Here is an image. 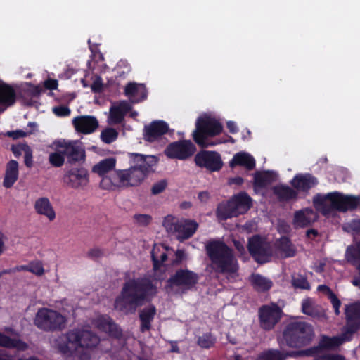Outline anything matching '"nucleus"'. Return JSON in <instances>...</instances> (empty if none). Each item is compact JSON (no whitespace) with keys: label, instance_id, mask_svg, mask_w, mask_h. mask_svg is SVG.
Returning <instances> with one entry per match:
<instances>
[{"label":"nucleus","instance_id":"nucleus-1","mask_svg":"<svg viewBox=\"0 0 360 360\" xmlns=\"http://www.w3.org/2000/svg\"><path fill=\"white\" fill-rule=\"evenodd\" d=\"M157 292L158 288L150 278H129L123 283L115 297L114 309L127 316L134 314L139 308L150 302Z\"/></svg>","mask_w":360,"mask_h":360},{"label":"nucleus","instance_id":"nucleus-2","mask_svg":"<svg viewBox=\"0 0 360 360\" xmlns=\"http://www.w3.org/2000/svg\"><path fill=\"white\" fill-rule=\"evenodd\" d=\"M131 166L127 169L115 170L109 180L112 185L119 186H137L147 176L152 167L157 163V159L153 155H143L139 153L131 155Z\"/></svg>","mask_w":360,"mask_h":360},{"label":"nucleus","instance_id":"nucleus-3","mask_svg":"<svg viewBox=\"0 0 360 360\" xmlns=\"http://www.w3.org/2000/svg\"><path fill=\"white\" fill-rule=\"evenodd\" d=\"M205 248L210 267L215 273L233 274L238 272L239 266L233 250L224 241L210 240Z\"/></svg>","mask_w":360,"mask_h":360},{"label":"nucleus","instance_id":"nucleus-4","mask_svg":"<svg viewBox=\"0 0 360 360\" xmlns=\"http://www.w3.org/2000/svg\"><path fill=\"white\" fill-rule=\"evenodd\" d=\"M314 335L311 325L304 321L290 322L283 331V340L292 348H300L309 345Z\"/></svg>","mask_w":360,"mask_h":360},{"label":"nucleus","instance_id":"nucleus-5","mask_svg":"<svg viewBox=\"0 0 360 360\" xmlns=\"http://www.w3.org/2000/svg\"><path fill=\"white\" fill-rule=\"evenodd\" d=\"M252 206V198L245 191H241L225 203H220L217 208V217L221 220L245 214Z\"/></svg>","mask_w":360,"mask_h":360},{"label":"nucleus","instance_id":"nucleus-6","mask_svg":"<svg viewBox=\"0 0 360 360\" xmlns=\"http://www.w3.org/2000/svg\"><path fill=\"white\" fill-rule=\"evenodd\" d=\"M222 129L221 124L216 119L210 117H199L193 132V139L202 148H207L214 143L208 142L207 139L219 135Z\"/></svg>","mask_w":360,"mask_h":360},{"label":"nucleus","instance_id":"nucleus-7","mask_svg":"<svg viewBox=\"0 0 360 360\" xmlns=\"http://www.w3.org/2000/svg\"><path fill=\"white\" fill-rule=\"evenodd\" d=\"M66 319L57 311L47 308L38 310L35 319V326L46 332L62 330L65 327Z\"/></svg>","mask_w":360,"mask_h":360},{"label":"nucleus","instance_id":"nucleus-8","mask_svg":"<svg viewBox=\"0 0 360 360\" xmlns=\"http://www.w3.org/2000/svg\"><path fill=\"white\" fill-rule=\"evenodd\" d=\"M248 250L254 260L260 264L269 262L272 256L270 244L259 235H254L248 239Z\"/></svg>","mask_w":360,"mask_h":360},{"label":"nucleus","instance_id":"nucleus-9","mask_svg":"<svg viewBox=\"0 0 360 360\" xmlns=\"http://www.w3.org/2000/svg\"><path fill=\"white\" fill-rule=\"evenodd\" d=\"M198 280L197 273L187 269H179L168 278L167 283L169 288L178 287L188 291L195 288Z\"/></svg>","mask_w":360,"mask_h":360},{"label":"nucleus","instance_id":"nucleus-10","mask_svg":"<svg viewBox=\"0 0 360 360\" xmlns=\"http://www.w3.org/2000/svg\"><path fill=\"white\" fill-rule=\"evenodd\" d=\"M194 162L196 166L205 169L209 172H219L224 165L221 155L218 152L206 150L198 152Z\"/></svg>","mask_w":360,"mask_h":360},{"label":"nucleus","instance_id":"nucleus-11","mask_svg":"<svg viewBox=\"0 0 360 360\" xmlns=\"http://www.w3.org/2000/svg\"><path fill=\"white\" fill-rule=\"evenodd\" d=\"M352 338L349 336L345 331L340 335L329 337L323 335L317 346L310 347L306 350V354L309 356H315L323 350H335L346 342L351 341Z\"/></svg>","mask_w":360,"mask_h":360},{"label":"nucleus","instance_id":"nucleus-12","mask_svg":"<svg viewBox=\"0 0 360 360\" xmlns=\"http://www.w3.org/2000/svg\"><path fill=\"white\" fill-rule=\"evenodd\" d=\"M258 314L261 327L270 330L280 321L283 311L276 303L271 302L259 307Z\"/></svg>","mask_w":360,"mask_h":360},{"label":"nucleus","instance_id":"nucleus-13","mask_svg":"<svg viewBox=\"0 0 360 360\" xmlns=\"http://www.w3.org/2000/svg\"><path fill=\"white\" fill-rule=\"evenodd\" d=\"M196 150L190 140H180L170 143L165 149V155L170 159L184 160L191 157Z\"/></svg>","mask_w":360,"mask_h":360},{"label":"nucleus","instance_id":"nucleus-14","mask_svg":"<svg viewBox=\"0 0 360 360\" xmlns=\"http://www.w3.org/2000/svg\"><path fill=\"white\" fill-rule=\"evenodd\" d=\"M63 181L71 188H83L89 184V172L84 167H72L66 169L63 176Z\"/></svg>","mask_w":360,"mask_h":360},{"label":"nucleus","instance_id":"nucleus-15","mask_svg":"<svg viewBox=\"0 0 360 360\" xmlns=\"http://www.w3.org/2000/svg\"><path fill=\"white\" fill-rule=\"evenodd\" d=\"M56 146L58 148L63 149V153L67 158L68 163L73 164L85 161V150L77 141H66L63 140L58 141Z\"/></svg>","mask_w":360,"mask_h":360},{"label":"nucleus","instance_id":"nucleus-16","mask_svg":"<svg viewBox=\"0 0 360 360\" xmlns=\"http://www.w3.org/2000/svg\"><path fill=\"white\" fill-rule=\"evenodd\" d=\"M329 195L333 198V205L335 207V211L340 212L354 210L358 207L360 202L359 197L345 195L338 191L329 193Z\"/></svg>","mask_w":360,"mask_h":360},{"label":"nucleus","instance_id":"nucleus-17","mask_svg":"<svg viewBox=\"0 0 360 360\" xmlns=\"http://www.w3.org/2000/svg\"><path fill=\"white\" fill-rule=\"evenodd\" d=\"M346 326L345 332L351 338L360 328V302L349 304L345 307Z\"/></svg>","mask_w":360,"mask_h":360},{"label":"nucleus","instance_id":"nucleus-18","mask_svg":"<svg viewBox=\"0 0 360 360\" xmlns=\"http://www.w3.org/2000/svg\"><path fill=\"white\" fill-rule=\"evenodd\" d=\"M169 129V124L163 120H154L144 127V139L148 142H154Z\"/></svg>","mask_w":360,"mask_h":360},{"label":"nucleus","instance_id":"nucleus-19","mask_svg":"<svg viewBox=\"0 0 360 360\" xmlns=\"http://www.w3.org/2000/svg\"><path fill=\"white\" fill-rule=\"evenodd\" d=\"M72 124L77 132L89 134L93 133L98 127V121L91 115L78 116L73 119Z\"/></svg>","mask_w":360,"mask_h":360},{"label":"nucleus","instance_id":"nucleus-20","mask_svg":"<svg viewBox=\"0 0 360 360\" xmlns=\"http://www.w3.org/2000/svg\"><path fill=\"white\" fill-rule=\"evenodd\" d=\"M318 184L317 178L310 173L297 174L290 181L295 189L302 192H308Z\"/></svg>","mask_w":360,"mask_h":360},{"label":"nucleus","instance_id":"nucleus-21","mask_svg":"<svg viewBox=\"0 0 360 360\" xmlns=\"http://www.w3.org/2000/svg\"><path fill=\"white\" fill-rule=\"evenodd\" d=\"M176 233L179 240L183 241L192 237L198 229V224L188 219H179L176 224Z\"/></svg>","mask_w":360,"mask_h":360},{"label":"nucleus","instance_id":"nucleus-22","mask_svg":"<svg viewBox=\"0 0 360 360\" xmlns=\"http://www.w3.org/2000/svg\"><path fill=\"white\" fill-rule=\"evenodd\" d=\"M157 309L154 304H149L139 312L140 330L142 333L149 331L152 328V322L156 315Z\"/></svg>","mask_w":360,"mask_h":360},{"label":"nucleus","instance_id":"nucleus-23","mask_svg":"<svg viewBox=\"0 0 360 360\" xmlns=\"http://www.w3.org/2000/svg\"><path fill=\"white\" fill-rule=\"evenodd\" d=\"M124 94L132 103H139L146 99L148 92L144 84L129 82L125 86Z\"/></svg>","mask_w":360,"mask_h":360},{"label":"nucleus","instance_id":"nucleus-24","mask_svg":"<svg viewBox=\"0 0 360 360\" xmlns=\"http://www.w3.org/2000/svg\"><path fill=\"white\" fill-rule=\"evenodd\" d=\"M19 176V164L15 160H11L6 165L3 186L11 188L18 181Z\"/></svg>","mask_w":360,"mask_h":360},{"label":"nucleus","instance_id":"nucleus-25","mask_svg":"<svg viewBox=\"0 0 360 360\" xmlns=\"http://www.w3.org/2000/svg\"><path fill=\"white\" fill-rule=\"evenodd\" d=\"M17 100V92L13 86L0 80V105L5 107L13 105Z\"/></svg>","mask_w":360,"mask_h":360},{"label":"nucleus","instance_id":"nucleus-26","mask_svg":"<svg viewBox=\"0 0 360 360\" xmlns=\"http://www.w3.org/2000/svg\"><path fill=\"white\" fill-rule=\"evenodd\" d=\"M236 166L244 167L247 170L251 171L255 169L256 162L250 154L245 152H239L235 154L229 162L230 167L234 168Z\"/></svg>","mask_w":360,"mask_h":360},{"label":"nucleus","instance_id":"nucleus-27","mask_svg":"<svg viewBox=\"0 0 360 360\" xmlns=\"http://www.w3.org/2000/svg\"><path fill=\"white\" fill-rule=\"evenodd\" d=\"M98 329L108 333L110 336L119 338L122 335V330L117 324L110 317H99L96 321Z\"/></svg>","mask_w":360,"mask_h":360},{"label":"nucleus","instance_id":"nucleus-28","mask_svg":"<svg viewBox=\"0 0 360 360\" xmlns=\"http://www.w3.org/2000/svg\"><path fill=\"white\" fill-rule=\"evenodd\" d=\"M34 207L39 214L46 216L50 221H53L56 218L55 211L48 198H38L35 201Z\"/></svg>","mask_w":360,"mask_h":360},{"label":"nucleus","instance_id":"nucleus-29","mask_svg":"<svg viewBox=\"0 0 360 360\" xmlns=\"http://www.w3.org/2000/svg\"><path fill=\"white\" fill-rule=\"evenodd\" d=\"M250 281L253 288L258 292H266L273 286L271 279L259 274H252L250 277Z\"/></svg>","mask_w":360,"mask_h":360},{"label":"nucleus","instance_id":"nucleus-30","mask_svg":"<svg viewBox=\"0 0 360 360\" xmlns=\"http://www.w3.org/2000/svg\"><path fill=\"white\" fill-rule=\"evenodd\" d=\"M273 192L280 202H288L291 200H295L298 195L295 190L287 185L276 186L273 188Z\"/></svg>","mask_w":360,"mask_h":360},{"label":"nucleus","instance_id":"nucleus-31","mask_svg":"<svg viewBox=\"0 0 360 360\" xmlns=\"http://www.w3.org/2000/svg\"><path fill=\"white\" fill-rule=\"evenodd\" d=\"M0 347L24 352L27 349L28 345L20 339L11 338L0 332Z\"/></svg>","mask_w":360,"mask_h":360},{"label":"nucleus","instance_id":"nucleus-32","mask_svg":"<svg viewBox=\"0 0 360 360\" xmlns=\"http://www.w3.org/2000/svg\"><path fill=\"white\" fill-rule=\"evenodd\" d=\"M275 181L274 173L270 171L256 172L254 174L253 186L255 189L264 188Z\"/></svg>","mask_w":360,"mask_h":360},{"label":"nucleus","instance_id":"nucleus-33","mask_svg":"<svg viewBox=\"0 0 360 360\" xmlns=\"http://www.w3.org/2000/svg\"><path fill=\"white\" fill-rule=\"evenodd\" d=\"M314 214L311 209L307 208L296 211L293 217V225L295 227L304 228L311 225L312 219L310 215Z\"/></svg>","mask_w":360,"mask_h":360},{"label":"nucleus","instance_id":"nucleus-34","mask_svg":"<svg viewBox=\"0 0 360 360\" xmlns=\"http://www.w3.org/2000/svg\"><path fill=\"white\" fill-rule=\"evenodd\" d=\"M277 248L284 254L285 257H292L296 254V250L290 239L287 236H282L276 240Z\"/></svg>","mask_w":360,"mask_h":360},{"label":"nucleus","instance_id":"nucleus-35","mask_svg":"<svg viewBox=\"0 0 360 360\" xmlns=\"http://www.w3.org/2000/svg\"><path fill=\"white\" fill-rule=\"evenodd\" d=\"M116 165V160L114 158H105L93 167V172L100 176H103L108 172L114 169Z\"/></svg>","mask_w":360,"mask_h":360},{"label":"nucleus","instance_id":"nucleus-36","mask_svg":"<svg viewBox=\"0 0 360 360\" xmlns=\"http://www.w3.org/2000/svg\"><path fill=\"white\" fill-rule=\"evenodd\" d=\"M100 342L98 335L90 330H82L79 347L93 348L96 347Z\"/></svg>","mask_w":360,"mask_h":360},{"label":"nucleus","instance_id":"nucleus-37","mask_svg":"<svg viewBox=\"0 0 360 360\" xmlns=\"http://www.w3.org/2000/svg\"><path fill=\"white\" fill-rule=\"evenodd\" d=\"M295 352L283 353L277 349H269L261 353L256 360H285L288 356H293Z\"/></svg>","mask_w":360,"mask_h":360},{"label":"nucleus","instance_id":"nucleus-38","mask_svg":"<svg viewBox=\"0 0 360 360\" xmlns=\"http://www.w3.org/2000/svg\"><path fill=\"white\" fill-rule=\"evenodd\" d=\"M82 332V330H70L65 334V335L61 337L60 339H65L67 342L72 344L75 348L79 347Z\"/></svg>","mask_w":360,"mask_h":360},{"label":"nucleus","instance_id":"nucleus-39","mask_svg":"<svg viewBox=\"0 0 360 360\" xmlns=\"http://www.w3.org/2000/svg\"><path fill=\"white\" fill-rule=\"evenodd\" d=\"M118 135L119 134L116 129L108 127L101 131V139L103 143L110 144L117 140Z\"/></svg>","mask_w":360,"mask_h":360},{"label":"nucleus","instance_id":"nucleus-40","mask_svg":"<svg viewBox=\"0 0 360 360\" xmlns=\"http://www.w3.org/2000/svg\"><path fill=\"white\" fill-rule=\"evenodd\" d=\"M216 342V338L210 333H204L198 338V345L204 349L212 347Z\"/></svg>","mask_w":360,"mask_h":360},{"label":"nucleus","instance_id":"nucleus-41","mask_svg":"<svg viewBox=\"0 0 360 360\" xmlns=\"http://www.w3.org/2000/svg\"><path fill=\"white\" fill-rule=\"evenodd\" d=\"M60 149V150L57 152L50 153L49 156L50 164L56 167H62L65 162V154L63 153V149Z\"/></svg>","mask_w":360,"mask_h":360},{"label":"nucleus","instance_id":"nucleus-42","mask_svg":"<svg viewBox=\"0 0 360 360\" xmlns=\"http://www.w3.org/2000/svg\"><path fill=\"white\" fill-rule=\"evenodd\" d=\"M292 285L295 288L309 290L310 285L304 276L297 275L292 278Z\"/></svg>","mask_w":360,"mask_h":360},{"label":"nucleus","instance_id":"nucleus-43","mask_svg":"<svg viewBox=\"0 0 360 360\" xmlns=\"http://www.w3.org/2000/svg\"><path fill=\"white\" fill-rule=\"evenodd\" d=\"M179 220L172 215L169 214L164 218L162 225L168 233H176V224Z\"/></svg>","mask_w":360,"mask_h":360},{"label":"nucleus","instance_id":"nucleus-44","mask_svg":"<svg viewBox=\"0 0 360 360\" xmlns=\"http://www.w3.org/2000/svg\"><path fill=\"white\" fill-rule=\"evenodd\" d=\"M125 115L117 106H112L110 109V119L113 124H120Z\"/></svg>","mask_w":360,"mask_h":360},{"label":"nucleus","instance_id":"nucleus-45","mask_svg":"<svg viewBox=\"0 0 360 360\" xmlns=\"http://www.w3.org/2000/svg\"><path fill=\"white\" fill-rule=\"evenodd\" d=\"M151 258L154 270H158L167 259V255L165 252H163L158 256L157 252L153 250L151 252Z\"/></svg>","mask_w":360,"mask_h":360},{"label":"nucleus","instance_id":"nucleus-46","mask_svg":"<svg viewBox=\"0 0 360 360\" xmlns=\"http://www.w3.org/2000/svg\"><path fill=\"white\" fill-rule=\"evenodd\" d=\"M27 88L22 90L23 93L31 97H38L41 93V88L39 86H34L27 83Z\"/></svg>","mask_w":360,"mask_h":360},{"label":"nucleus","instance_id":"nucleus-47","mask_svg":"<svg viewBox=\"0 0 360 360\" xmlns=\"http://www.w3.org/2000/svg\"><path fill=\"white\" fill-rule=\"evenodd\" d=\"M134 220L141 226H148L152 221V217L146 214H136L134 216Z\"/></svg>","mask_w":360,"mask_h":360},{"label":"nucleus","instance_id":"nucleus-48","mask_svg":"<svg viewBox=\"0 0 360 360\" xmlns=\"http://www.w3.org/2000/svg\"><path fill=\"white\" fill-rule=\"evenodd\" d=\"M28 271L37 276H41L44 273V269L42 264L40 262L36 263H30L28 265Z\"/></svg>","mask_w":360,"mask_h":360},{"label":"nucleus","instance_id":"nucleus-49","mask_svg":"<svg viewBox=\"0 0 360 360\" xmlns=\"http://www.w3.org/2000/svg\"><path fill=\"white\" fill-rule=\"evenodd\" d=\"M62 341L58 340L57 343V349L63 354H70L72 353V349L69 346V342L65 339H61Z\"/></svg>","mask_w":360,"mask_h":360},{"label":"nucleus","instance_id":"nucleus-50","mask_svg":"<svg viewBox=\"0 0 360 360\" xmlns=\"http://www.w3.org/2000/svg\"><path fill=\"white\" fill-rule=\"evenodd\" d=\"M53 111L58 117H67L71 113V110L69 107L64 105L54 107Z\"/></svg>","mask_w":360,"mask_h":360},{"label":"nucleus","instance_id":"nucleus-51","mask_svg":"<svg viewBox=\"0 0 360 360\" xmlns=\"http://www.w3.org/2000/svg\"><path fill=\"white\" fill-rule=\"evenodd\" d=\"M26 147H29V146L26 143L12 145L11 151L16 158H19L21 156L22 153H25V152L26 151Z\"/></svg>","mask_w":360,"mask_h":360},{"label":"nucleus","instance_id":"nucleus-52","mask_svg":"<svg viewBox=\"0 0 360 360\" xmlns=\"http://www.w3.org/2000/svg\"><path fill=\"white\" fill-rule=\"evenodd\" d=\"M327 197H329L330 205L326 203L320 208V212L324 216L330 215L333 211H335V207L333 205V198L330 197L329 193L327 194Z\"/></svg>","mask_w":360,"mask_h":360},{"label":"nucleus","instance_id":"nucleus-53","mask_svg":"<svg viewBox=\"0 0 360 360\" xmlns=\"http://www.w3.org/2000/svg\"><path fill=\"white\" fill-rule=\"evenodd\" d=\"M166 180H161L153 184L151 188V193L153 195H158L162 193L167 187Z\"/></svg>","mask_w":360,"mask_h":360},{"label":"nucleus","instance_id":"nucleus-54","mask_svg":"<svg viewBox=\"0 0 360 360\" xmlns=\"http://www.w3.org/2000/svg\"><path fill=\"white\" fill-rule=\"evenodd\" d=\"M33 155L32 150L29 147H26V151L24 153V163L28 168H31L33 166Z\"/></svg>","mask_w":360,"mask_h":360},{"label":"nucleus","instance_id":"nucleus-55","mask_svg":"<svg viewBox=\"0 0 360 360\" xmlns=\"http://www.w3.org/2000/svg\"><path fill=\"white\" fill-rule=\"evenodd\" d=\"M302 311L304 314L312 315L314 314V309L311 306V302L309 299L304 300L302 303Z\"/></svg>","mask_w":360,"mask_h":360},{"label":"nucleus","instance_id":"nucleus-56","mask_svg":"<svg viewBox=\"0 0 360 360\" xmlns=\"http://www.w3.org/2000/svg\"><path fill=\"white\" fill-rule=\"evenodd\" d=\"M91 91L94 93H101L103 91V85L101 77H97L91 86Z\"/></svg>","mask_w":360,"mask_h":360},{"label":"nucleus","instance_id":"nucleus-57","mask_svg":"<svg viewBox=\"0 0 360 360\" xmlns=\"http://www.w3.org/2000/svg\"><path fill=\"white\" fill-rule=\"evenodd\" d=\"M87 255L89 258L92 259H96L98 258H101L104 255L103 250L98 248H94L91 250L87 253Z\"/></svg>","mask_w":360,"mask_h":360},{"label":"nucleus","instance_id":"nucleus-58","mask_svg":"<svg viewBox=\"0 0 360 360\" xmlns=\"http://www.w3.org/2000/svg\"><path fill=\"white\" fill-rule=\"evenodd\" d=\"M6 135L13 139H18L19 138L27 136V133L23 130L18 129L15 131H8L6 132Z\"/></svg>","mask_w":360,"mask_h":360},{"label":"nucleus","instance_id":"nucleus-59","mask_svg":"<svg viewBox=\"0 0 360 360\" xmlns=\"http://www.w3.org/2000/svg\"><path fill=\"white\" fill-rule=\"evenodd\" d=\"M329 200V197H327V194L323 195L321 194H317L314 196L313 202L316 206H319L320 208L326 204V200Z\"/></svg>","mask_w":360,"mask_h":360},{"label":"nucleus","instance_id":"nucleus-60","mask_svg":"<svg viewBox=\"0 0 360 360\" xmlns=\"http://www.w3.org/2000/svg\"><path fill=\"white\" fill-rule=\"evenodd\" d=\"M330 302L334 308L335 314L336 315L340 314V307L341 306V302L338 297L333 293L330 296Z\"/></svg>","mask_w":360,"mask_h":360},{"label":"nucleus","instance_id":"nucleus-61","mask_svg":"<svg viewBox=\"0 0 360 360\" xmlns=\"http://www.w3.org/2000/svg\"><path fill=\"white\" fill-rule=\"evenodd\" d=\"M58 86V80L54 79H48L44 83V88L49 90L57 89Z\"/></svg>","mask_w":360,"mask_h":360},{"label":"nucleus","instance_id":"nucleus-62","mask_svg":"<svg viewBox=\"0 0 360 360\" xmlns=\"http://www.w3.org/2000/svg\"><path fill=\"white\" fill-rule=\"evenodd\" d=\"M117 107L122 111L124 115L131 110V105L125 101H121Z\"/></svg>","mask_w":360,"mask_h":360},{"label":"nucleus","instance_id":"nucleus-63","mask_svg":"<svg viewBox=\"0 0 360 360\" xmlns=\"http://www.w3.org/2000/svg\"><path fill=\"white\" fill-rule=\"evenodd\" d=\"M226 127L231 134H236L238 131L237 124L233 121H228L226 122Z\"/></svg>","mask_w":360,"mask_h":360},{"label":"nucleus","instance_id":"nucleus-64","mask_svg":"<svg viewBox=\"0 0 360 360\" xmlns=\"http://www.w3.org/2000/svg\"><path fill=\"white\" fill-rule=\"evenodd\" d=\"M352 264L356 268V269L359 271V276L353 280L352 284L354 286H358L360 288V261L356 262V264Z\"/></svg>","mask_w":360,"mask_h":360}]
</instances>
